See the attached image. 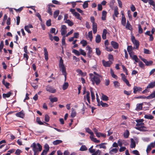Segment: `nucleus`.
I'll return each instance as SVG.
<instances>
[{
	"label": "nucleus",
	"mask_w": 155,
	"mask_h": 155,
	"mask_svg": "<svg viewBox=\"0 0 155 155\" xmlns=\"http://www.w3.org/2000/svg\"><path fill=\"white\" fill-rule=\"evenodd\" d=\"M130 134V133L128 130H127L124 133V138H127L128 137Z\"/></svg>",
	"instance_id": "obj_44"
},
{
	"label": "nucleus",
	"mask_w": 155,
	"mask_h": 155,
	"mask_svg": "<svg viewBox=\"0 0 155 155\" xmlns=\"http://www.w3.org/2000/svg\"><path fill=\"white\" fill-rule=\"evenodd\" d=\"M96 54L98 56H100L101 54V52L99 48H96Z\"/></svg>",
	"instance_id": "obj_51"
},
{
	"label": "nucleus",
	"mask_w": 155,
	"mask_h": 155,
	"mask_svg": "<svg viewBox=\"0 0 155 155\" xmlns=\"http://www.w3.org/2000/svg\"><path fill=\"white\" fill-rule=\"evenodd\" d=\"M80 43L82 45L83 47L86 46L87 44V41L84 40L81 41L80 42Z\"/></svg>",
	"instance_id": "obj_53"
},
{
	"label": "nucleus",
	"mask_w": 155,
	"mask_h": 155,
	"mask_svg": "<svg viewBox=\"0 0 155 155\" xmlns=\"http://www.w3.org/2000/svg\"><path fill=\"white\" fill-rule=\"evenodd\" d=\"M63 60L62 59V57H60L59 64V67H61V66H64Z\"/></svg>",
	"instance_id": "obj_49"
},
{
	"label": "nucleus",
	"mask_w": 155,
	"mask_h": 155,
	"mask_svg": "<svg viewBox=\"0 0 155 155\" xmlns=\"http://www.w3.org/2000/svg\"><path fill=\"white\" fill-rule=\"evenodd\" d=\"M44 148L45 149L44 150H45V154H46L49 150V147L47 143H45L44 145Z\"/></svg>",
	"instance_id": "obj_27"
},
{
	"label": "nucleus",
	"mask_w": 155,
	"mask_h": 155,
	"mask_svg": "<svg viewBox=\"0 0 155 155\" xmlns=\"http://www.w3.org/2000/svg\"><path fill=\"white\" fill-rule=\"evenodd\" d=\"M102 100L104 101H107L109 100L108 97L104 94H102Z\"/></svg>",
	"instance_id": "obj_43"
},
{
	"label": "nucleus",
	"mask_w": 155,
	"mask_h": 155,
	"mask_svg": "<svg viewBox=\"0 0 155 155\" xmlns=\"http://www.w3.org/2000/svg\"><path fill=\"white\" fill-rule=\"evenodd\" d=\"M125 28L130 31H132L133 30V28L128 21H127Z\"/></svg>",
	"instance_id": "obj_16"
},
{
	"label": "nucleus",
	"mask_w": 155,
	"mask_h": 155,
	"mask_svg": "<svg viewBox=\"0 0 155 155\" xmlns=\"http://www.w3.org/2000/svg\"><path fill=\"white\" fill-rule=\"evenodd\" d=\"M131 142L130 144V147L133 148H135L136 146L135 142L134 141L133 138H131L130 139Z\"/></svg>",
	"instance_id": "obj_19"
},
{
	"label": "nucleus",
	"mask_w": 155,
	"mask_h": 155,
	"mask_svg": "<svg viewBox=\"0 0 155 155\" xmlns=\"http://www.w3.org/2000/svg\"><path fill=\"white\" fill-rule=\"evenodd\" d=\"M113 83L115 88H117L120 86V83L117 81H114L113 82Z\"/></svg>",
	"instance_id": "obj_60"
},
{
	"label": "nucleus",
	"mask_w": 155,
	"mask_h": 155,
	"mask_svg": "<svg viewBox=\"0 0 155 155\" xmlns=\"http://www.w3.org/2000/svg\"><path fill=\"white\" fill-rule=\"evenodd\" d=\"M106 144V143H102L98 145H97L96 146V147H97V146H99V148H102L104 149H106V147L105 145Z\"/></svg>",
	"instance_id": "obj_31"
},
{
	"label": "nucleus",
	"mask_w": 155,
	"mask_h": 155,
	"mask_svg": "<svg viewBox=\"0 0 155 155\" xmlns=\"http://www.w3.org/2000/svg\"><path fill=\"white\" fill-rule=\"evenodd\" d=\"M46 90L50 93H54L56 92V90L49 85H47L46 88Z\"/></svg>",
	"instance_id": "obj_5"
},
{
	"label": "nucleus",
	"mask_w": 155,
	"mask_h": 155,
	"mask_svg": "<svg viewBox=\"0 0 155 155\" xmlns=\"http://www.w3.org/2000/svg\"><path fill=\"white\" fill-rule=\"evenodd\" d=\"M131 58L133 60H134L136 62H138L140 61L137 56L136 55H133V57Z\"/></svg>",
	"instance_id": "obj_41"
},
{
	"label": "nucleus",
	"mask_w": 155,
	"mask_h": 155,
	"mask_svg": "<svg viewBox=\"0 0 155 155\" xmlns=\"http://www.w3.org/2000/svg\"><path fill=\"white\" fill-rule=\"evenodd\" d=\"M83 8L85 9L88 7V1H85L83 5Z\"/></svg>",
	"instance_id": "obj_63"
},
{
	"label": "nucleus",
	"mask_w": 155,
	"mask_h": 155,
	"mask_svg": "<svg viewBox=\"0 0 155 155\" xmlns=\"http://www.w3.org/2000/svg\"><path fill=\"white\" fill-rule=\"evenodd\" d=\"M144 117L146 119L150 120H152L154 118V117L150 114H145Z\"/></svg>",
	"instance_id": "obj_32"
},
{
	"label": "nucleus",
	"mask_w": 155,
	"mask_h": 155,
	"mask_svg": "<svg viewBox=\"0 0 155 155\" xmlns=\"http://www.w3.org/2000/svg\"><path fill=\"white\" fill-rule=\"evenodd\" d=\"M48 9L47 10V12L49 14V15H52V11L51 8L50 7L48 6Z\"/></svg>",
	"instance_id": "obj_54"
},
{
	"label": "nucleus",
	"mask_w": 155,
	"mask_h": 155,
	"mask_svg": "<svg viewBox=\"0 0 155 155\" xmlns=\"http://www.w3.org/2000/svg\"><path fill=\"white\" fill-rule=\"evenodd\" d=\"M120 75L122 77L121 79L123 80V81L124 82H125L126 84L128 86V87H130L131 84H129L128 81L127 79H126V77L125 75V74L123 73H121V74Z\"/></svg>",
	"instance_id": "obj_4"
},
{
	"label": "nucleus",
	"mask_w": 155,
	"mask_h": 155,
	"mask_svg": "<svg viewBox=\"0 0 155 155\" xmlns=\"http://www.w3.org/2000/svg\"><path fill=\"white\" fill-rule=\"evenodd\" d=\"M73 15L76 17L77 18L80 20H81L82 18L80 16V15L78 13L76 12H74V14Z\"/></svg>",
	"instance_id": "obj_40"
},
{
	"label": "nucleus",
	"mask_w": 155,
	"mask_h": 155,
	"mask_svg": "<svg viewBox=\"0 0 155 155\" xmlns=\"http://www.w3.org/2000/svg\"><path fill=\"white\" fill-rule=\"evenodd\" d=\"M35 15L38 18L39 20L41 22H42V20L41 18V16L39 13L36 12L35 14Z\"/></svg>",
	"instance_id": "obj_58"
},
{
	"label": "nucleus",
	"mask_w": 155,
	"mask_h": 155,
	"mask_svg": "<svg viewBox=\"0 0 155 155\" xmlns=\"http://www.w3.org/2000/svg\"><path fill=\"white\" fill-rule=\"evenodd\" d=\"M122 67L123 71L126 73V75H128V74L127 69L125 68V66L123 65H122Z\"/></svg>",
	"instance_id": "obj_55"
},
{
	"label": "nucleus",
	"mask_w": 155,
	"mask_h": 155,
	"mask_svg": "<svg viewBox=\"0 0 155 155\" xmlns=\"http://www.w3.org/2000/svg\"><path fill=\"white\" fill-rule=\"evenodd\" d=\"M2 83L3 85H4L7 88H9V86L10 85V84L7 82H5L4 80H2Z\"/></svg>",
	"instance_id": "obj_35"
},
{
	"label": "nucleus",
	"mask_w": 155,
	"mask_h": 155,
	"mask_svg": "<svg viewBox=\"0 0 155 155\" xmlns=\"http://www.w3.org/2000/svg\"><path fill=\"white\" fill-rule=\"evenodd\" d=\"M131 40L133 44L135 46L136 49H138L139 46V41L136 40L135 38V37L134 36L131 37Z\"/></svg>",
	"instance_id": "obj_3"
},
{
	"label": "nucleus",
	"mask_w": 155,
	"mask_h": 155,
	"mask_svg": "<svg viewBox=\"0 0 155 155\" xmlns=\"http://www.w3.org/2000/svg\"><path fill=\"white\" fill-rule=\"evenodd\" d=\"M118 8L117 6H116L114 8V15L116 17H118V15L119 14V12L118 11Z\"/></svg>",
	"instance_id": "obj_33"
},
{
	"label": "nucleus",
	"mask_w": 155,
	"mask_h": 155,
	"mask_svg": "<svg viewBox=\"0 0 155 155\" xmlns=\"http://www.w3.org/2000/svg\"><path fill=\"white\" fill-rule=\"evenodd\" d=\"M79 51H80V54H81L84 56H86V52L84 51V50H83L81 49H80Z\"/></svg>",
	"instance_id": "obj_64"
},
{
	"label": "nucleus",
	"mask_w": 155,
	"mask_h": 155,
	"mask_svg": "<svg viewBox=\"0 0 155 155\" xmlns=\"http://www.w3.org/2000/svg\"><path fill=\"white\" fill-rule=\"evenodd\" d=\"M86 131L89 134L91 135L90 137H93L94 136V133L91 131V130H90L89 128L87 127L85 128Z\"/></svg>",
	"instance_id": "obj_30"
},
{
	"label": "nucleus",
	"mask_w": 155,
	"mask_h": 155,
	"mask_svg": "<svg viewBox=\"0 0 155 155\" xmlns=\"http://www.w3.org/2000/svg\"><path fill=\"white\" fill-rule=\"evenodd\" d=\"M143 103L137 104L136 110H141L142 108Z\"/></svg>",
	"instance_id": "obj_29"
},
{
	"label": "nucleus",
	"mask_w": 155,
	"mask_h": 155,
	"mask_svg": "<svg viewBox=\"0 0 155 155\" xmlns=\"http://www.w3.org/2000/svg\"><path fill=\"white\" fill-rule=\"evenodd\" d=\"M121 23L123 26H125L126 23V18L125 17H122Z\"/></svg>",
	"instance_id": "obj_38"
},
{
	"label": "nucleus",
	"mask_w": 155,
	"mask_h": 155,
	"mask_svg": "<svg viewBox=\"0 0 155 155\" xmlns=\"http://www.w3.org/2000/svg\"><path fill=\"white\" fill-rule=\"evenodd\" d=\"M155 98V90L149 95L147 97V99H150Z\"/></svg>",
	"instance_id": "obj_20"
},
{
	"label": "nucleus",
	"mask_w": 155,
	"mask_h": 155,
	"mask_svg": "<svg viewBox=\"0 0 155 155\" xmlns=\"http://www.w3.org/2000/svg\"><path fill=\"white\" fill-rule=\"evenodd\" d=\"M90 138L91 140L95 143H99L100 142V140H97V138H94L92 136L90 137Z\"/></svg>",
	"instance_id": "obj_45"
},
{
	"label": "nucleus",
	"mask_w": 155,
	"mask_h": 155,
	"mask_svg": "<svg viewBox=\"0 0 155 155\" xmlns=\"http://www.w3.org/2000/svg\"><path fill=\"white\" fill-rule=\"evenodd\" d=\"M92 29L94 34H95L97 30V25L96 23L92 24Z\"/></svg>",
	"instance_id": "obj_18"
},
{
	"label": "nucleus",
	"mask_w": 155,
	"mask_h": 155,
	"mask_svg": "<svg viewBox=\"0 0 155 155\" xmlns=\"http://www.w3.org/2000/svg\"><path fill=\"white\" fill-rule=\"evenodd\" d=\"M107 12L105 11H103L102 12V16L101 19L103 21L106 20V17L107 16Z\"/></svg>",
	"instance_id": "obj_22"
},
{
	"label": "nucleus",
	"mask_w": 155,
	"mask_h": 155,
	"mask_svg": "<svg viewBox=\"0 0 155 155\" xmlns=\"http://www.w3.org/2000/svg\"><path fill=\"white\" fill-rule=\"evenodd\" d=\"M118 151V149L116 148H113L109 151V153L111 155L114 154L116 153Z\"/></svg>",
	"instance_id": "obj_25"
},
{
	"label": "nucleus",
	"mask_w": 155,
	"mask_h": 155,
	"mask_svg": "<svg viewBox=\"0 0 155 155\" xmlns=\"http://www.w3.org/2000/svg\"><path fill=\"white\" fill-rule=\"evenodd\" d=\"M135 128L137 130L140 131H145L146 130L145 129L146 128L144 126V125H143V126L136 127H135Z\"/></svg>",
	"instance_id": "obj_23"
},
{
	"label": "nucleus",
	"mask_w": 155,
	"mask_h": 155,
	"mask_svg": "<svg viewBox=\"0 0 155 155\" xmlns=\"http://www.w3.org/2000/svg\"><path fill=\"white\" fill-rule=\"evenodd\" d=\"M100 105H101L102 107H107L108 106V105L106 103H104L102 101L100 102Z\"/></svg>",
	"instance_id": "obj_48"
},
{
	"label": "nucleus",
	"mask_w": 155,
	"mask_h": 155,
	"mask_svg": "<svg viewBox=\"0 0 155 155\" xmlns=\"http://www.w3.org/2000/svg\"><path fill=\"white\" fill-rule=\"evenodd\" d=\"M88 37L90 38V41H92L93 39L92 32V31L88 32Z\"/></svg>",
	"instance_id": "obj_47"
},
{
	"label": "nucleus",
	"mask_w": 155,
	"mask_h": 155,
	"mask_svg": "<svg viewBox=\"0 0 155 155\" xmlns=\"http://www.w3.org/2000/svg\"><path fill=\"white\" fill-rule=\"evenodd\" d=\"M91 78V80L94 84V83L98 85L101 82V78H102V76H94L93 74L90 73L89 74Z\"/></svg>",
	"instance_id": "obj_2"
},
{
	"label": "nucleus",
	"mask_w": 155,
	"mask_h": 155,
	"mask_svg": "<svg viewBox=\"0 0 155 155\" xmlns=\"http://www.w3.org/2000/svg\"><path fill=\"white\" fill-rule=\"evenodd\" d=\"M133 90L134 93V94H136L137 92H139L142 91V89L140 87L135 86L134 87Z\"/></svg>",
	"instance_id": "obj_11"
},
{
	"label": "nucleus",
	"mask_w": 155,
	"mask_h": 155,
	"mask_svg": "<svg viewBox=\"0 0 155 155\" xmlns=\"http://www.w3.org/2000/svg\"><path fill=\"white\" fill-rule=\"evenodd\" d=\"M16 116L18 117H20L21 118H23L25 116V114L24 113L23 110H22L20 112L17 113L16 114Z\"/></svg>",
	"instance_id": "obj_15"
},
{
	"label": "nucleus",
	"mask_w": 155,
	"mask_h": 155,
	"mask_svg": "<svg viewBox=\"0 0 155 155\" xmlns=\"http://www.w3.org/2000/svg\"><path fill=\"white\" fill-rule=\"evenodd\" d=\"M142 61L145 64L146 66H150L152 65L153 63V61H148L147 59H143Z\"/></svg>",
	"instance_id": "obj_12"
},
{
	"label": "nucleus",
	"mask_w": 155,
	"mask_h": 155,
	"mask_svg": "<svg viewBox=\"0 0 155 155\" xmlns=\"http://www.w3.org/2000/svg\"><path fill=\"white\" fill-rule=\"evenodd\" d=\"M87 150V148L85 145H82L80 149V150L81 151H85V150Z\"/></svg>",
	"instance_id": "obj_52"
},
{
	"label": "nucleus",
	"mask_w": 155,
	"mask_h": 155,
	"mask_svg": "<svg viewBox=\"0 0 155 155\" xmlns=\"http://www.w3.org/2000/svg\"><path fill=\"white\" fill-rule=\"evenodd\" d=\"M101 40V36L99 35H97L96 37L95 42L97 43H99Z\"/></svg>",
	"instance_id": "obj_28"
},
{
	"label": "nucleus",
	"mask_w": 155,
	"mask_h": 155,
	"mask_svg": "<svg viewBox=\"0 0 155 155\" xmlns=\"http://www.w3.org/2000/svg\"><path fill=\"white\" fill-rule=\"evenodd\" d=\"M49 99H50V101L53 103L54 102L57 101L58 100V98L56 97L53 98H51L50 97Z\"/></svg>",
	"instance_id": "obj_42"
},
{
	"label": "nucleus",
	"mask_w": 155,
	"mask_h": 155,
	"mask_svg": "<svg viewBox=\"0 0 155 155\" xmlns=\"http://www.w3.org/2000/svg\"><path fill=\"white\" fill-rule=\"evenodd\" d=\"M115 1L114 0H112L110 1V7L111 8H113L114 7V4L115 3Z\"/></svg>",
	"instance_id": "obj_57"
},
{
	"label": "nucleus",
	"mask_w": 155,
	"mask_h": 155,
	"mask_svg": "<svg viewBox=\"0 0 155 155\" xmlns=\"http://www.w3.org/2000/svg\"><path fill=\"white\" fill-rule=\"evenodd\" d=\"M32 150L34 152V155H38V152H41L42 150V147L39 143L37 144L35 143H33L31 146Z\"/></svg>",
	"instance_id": "obj_1"
},
{
	"label": "nucleus",
	"mask_w": 155,
	"mask_h": 155,
	"mask_svg": "<svg viewBox=\"0 0 155 155\" xmlns=\"http://www.w3.org/2000/svg\"><path fill=\"white\" fill-rule=\"evenodd\" d=\"M15 149H12L8 150V153L6 154V155H10L11 154L14 153L15 151Z\"/></svg>",
	"instance_id": "obj_59"
},
{
	"label": "nucleus",
	"mask_w": 155,
	"mask_h": 155,
	"mask_svg": "<svg viewBox=\"0 0 155 155\" xmlns=\"http://www.w3.org/2000/svg\"><path fill=\"white\" fill-rule=\"evenodd\" d=\"M59 14V10H57L55 11L53 14L54 17V18H56L58 17Z\"/></svg>",
	"instance_id": "obj_36"
},
{
	"label": "nucleus",
	"mask_w": 155,
	"mask_h": 155,
	"mask_svg": "<svg viewBox=\"0 0 155 155\" xmlns=\"http://www.w3.org/2000/svg\"><path fill=\"white\" fill-rule=\"evenodd\" d=\"M111 44L114 49H117L119 48V45L118 43L115 41H111Z\"/></svg>",
	"instance_id": "obj_13"
},
{
	"label": "nucleus",
	"mask_w": 155,
	"mask_h": 155,
	"mask_svg": "<svg viewBox=\"0 0 155 155\" xmlns=\"http://www.w3.org/2000/svg\"><path fill=\"white\" fill-rule=\"evenodd\" d=\"M149 3L150 5H152L153 7H155V2L153 0H148Z\"/></svg>",
	"instance_id": "obj_62"
},
{
	"label": "nucleus",
	"mask_w": 155,
	"mask_h": 155,
	"mask_svg": "<svg viewBox=\"0 0 155 155\" xmlns=\"http://www.w3.org/2000/svg\"><path fill=\"white\" fill-rule=\"evenodd\" d=\"M102 63L104 66L105 67H109L112 63V62L110 61H106L104 60L102 61Z\"/></svg>",
	"instance_id": "obj_10"
},
{
	"label": "nucleus",
	"mask_w": 155,
	"mask_h": 155,
	"mask_svg": "<svg viewBox=\"0 0 155 155\" xmlns=\"http://www.w3.org/2000/svg\"><path fill=\"white\" fill-rule=\"evenodd\" d=\"M67 28L66 25H62L61 26V34L62 35H65L67 33L66 29Z\"/></svg>",
	"instance_id": "obj_8"
},
{
	"label": "nucleus",
	"mask_w": 155,
	"mask_h": 155,
	"mask_svg": "<svg viewBox=\"0 0 155 155\" xmlns=\"http://www.w3.org/2000/svg\"><path fill=\"white\" fill-rule=\"evenodd\" d=\"M87 47L88 48V51L87 54L88 57L91 58V54L92 51V48L89 46H87Z\"/></svg>",
	"instance_id": "obj_24"
},
{
	"label": "nucleus",
	"mask_w": 155,
	"mask_h": 155,
	"mask_svg": "<svg viewBox=\"0 0 155 155\" xmlns=\"http://www.w3.org/2000/svg\"><path fill=\"white\" fill-rule=\"evenodd\" d=\"M44 55L45 59L46 61H48V52L47 51V48L45 47L44 48Z\"/></svg>",
	"instance_id": "obj_17"
},
{
	"label": "nucleus",
	"mask_w": 155,
	"mask_h": 155,
	"mask_svg": "<svg viewBox=\"0 0 155 155\" xmlns=\"http://www.w3.org/2000/svg\"><path fill=\"white\" fill-rule=\"evenodd\" d=\"M65 23L68 24L69 26H71L73 25L74 23L72 21H70L69 19H68L66 20Z\"/></svg>",
	"instance_id": "obj_37"
},
{
	"label": "nucleus",
	"mask_w": 155,
	"mask_h": 155,
	"mask_svg": "<svg viewBox=\"0 0 155 155\" xmlns=\"http://www.w3.org/2000/svg\"><path fill=\"white\" fill-rule=\"evenodd\" d=\"M138 32L140 34L142 33L143 32V29L142 28L141 26L140 25H138Z\"/></svg>",
	"instance_id": "obj_50"
},
{
	"label": "nucleus",
	"mask_w": 155,
	"mask_h": 155,
	"mask_svg": "<svg viewBox=\"0 0 155 155\" xmlns=\"http://www.w3.org/2000/svg\"><path fill=\"white\" fill-rule=\"evenodd\" d=\"M59 68L61 69L62 74L64 76L65 81L66 79L67 75V73L66 71V68L64 65L61 66V67H59Z\"/></svg>",
	"instance_id": "obj_7"
},
{
	"label": "nucleus",
	"mask_w": 155,
	"mask_h": 155,
	"mask_svg": "<svg viewBox=\"0 0 155 155\" xmlns=\"http://www.w3.org/2000/svg\"><path fill=\"white\" fill-rule=\"evenodd\" d=\"M12 94V91H10L7 94H2V97L3 98L5 99L6 98L10 97L11 95Z\"/></svg>",
	"instance_id": "obj_14"
},
{
	"label": "nucleus",
	"mask_w": 155,
	"mask_h": 155,
	"mask_svg": "<svg viewBox=\"0 0 155 155\" xmlns=\"http://www.w3.org/2000/svg\"><path fill=\"white\" fill-rule=\"evenodd\" d=\"M107 30L106 29H104L103 31L102 34V38L103 39L105 40L106 38V34H107Z\"/></svg>",
	"instance_id": "obj_26"
},
{
	"label": "nucleus",
	"mask_w": 155,
	"mask_h": 155,
	"mask_svg": "<svg viewBox=\"0 0 155 155\" xmlns=\"http://www.w3.org/2000/svg\"><path fill=\"white\" fill-rule=\"evenodd\" d=\"M68 82H65L63 84L62 87V89L64 90L66 89L68 87Z\"/></svg>",
	"instance_id": "obj_46"
},
{
	"label": "nucleus",
	"mask_w": 155,
	"mask_h": 155,
	"mask_svg": "<svg viewBox=\"0 0 155 155\" xmlns=\"http://www.w3.org/2000/svg\"><path fill=\"white\" fill-rule=\"evenodd\" d=\"M72 52L77 56H79L80 55V53L79 51L73 49Z\"/></svg>",
	"instance_id": "obj_61"
},
{
	"label": "nucleus",
	"mask_w": 155,
	"mask_h": 155,
	"mask_svg": "<svg viewBox=\"0 0 155 155\" xmlns=\"http://www.w3.org/2000/svg\"><path fill=\"white\" fill-rule=\"evenodd\" d=\"M155 145L153 142L151 143L149 145H148L146 149V152L148 153L151 150L152 148H154Z\"/></svg>",
	"instance_id": "obj_9"
},
{
	"label": "nucleus",
	"mask_w": 155,
	"mask_h": 155,
	"mask_svg": "<svg viewBox=\"0 0 155 155\" xmlns=\"http://www.w3.org/2000/svg\"><path fill=\"white\" fill-rule=\"evenodd\" d=\"M135 121L137 123L136 124V126L137 127L143 126L144 125V123L143 122L144 121L143 119H137Z\"/></svg>",
	"instance_id": "obj_6"
},
{
	"label": "nucleus",
	"mask_w": 155,
	"mask_h": 155,
	"mask_svg": "<svg viewBox=\"0 0 155 155\" xmlns=\"http://www.w3.org/2000/svg\"><path fill=\"white\" fill-rule=\"evenodd\" d=\"M62 140H57L55 141H54L53 142V144L54 145H57L60 143H62Z\"/></svg>",
	"instance_id": "obj_34"
},
{
	"label": "nucleus",
	"mask_w": 155,
	"mask_h": 155,
	"mask_svg": "<svg viewBox=\"0 0 155 155\" xmlns=\"http://www.w3.org/2000/svg\"><path fill=\"white\" fill-rule=\"evenodd\" d=\"M56 29L54 28H51V29L50 31V33H51L52 34H54L55 35H56L57 34L58 31L56 32V33H55Z\"/></svg>",
	"instance_id": "obj_56"
},
{
	"label": "nucleus",
	"mask_w": 155,
	"mask_h": 155,
	"mask_svg": "<svg viewBox=\"0 0 155 155\" xmlns=\"http://www.w3.org/2000/svg\"><path fill=\"white\" fill-rule=\"evenodd\" d=\"M155 87V81L149 83L147 87V88H152Z\"/></svg>",
	"instance_id": "obj_21"
},
{
	"label": "nucleus",
	"mask_w": 155,
	"mask_h": 155,
	"mask_svg": "<svg viewBox=\"0 0 155 155\" xmlns=\"http://www.w3.org/2000/svg\"><path fill=\"white\" fill-rule=\"evenodd\" d=\"M36 121L39 125H44V123L41 121L40 118L39 117L36 118Z\"/></svg>",
	"instance_id": "obj_39"
}]
</instances>
